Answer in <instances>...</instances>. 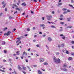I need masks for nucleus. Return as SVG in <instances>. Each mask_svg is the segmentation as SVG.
<instances>
[{"instance_id":"864d4df0","label":"nucleus","mask_w":74,"mask_h":74,"mask_svg":"<svg viewBox=\"0 0 74 74\" xmlns=\"http://www.w3.org/2000/svg\"><path fill=\"white\" fill-rule=\"evenodd\" d=\"M4 53H7V51L6 50H4Z\"/></svg>"},{"instance_id":"e2e57ef3","label":"nucleus","mask_w":74,"mask_h":74,"mask_svg":"<svg viewBox=\"0 0 74 74\" xmlns=\"http://www.w3.org/2000/svg\"><path fill=\"white\" fill-rule=\"evenodd\" d=\"M3 15V13H1V14H0V16L2 15Z\"/></svg>"},{"instance_id":"b1692460","label":"nucleus","mask_w":74,"mask_h":74,"mask_svg":"<svg viewBox=\"0 0 74 74\" xmlns=\"http://www.w3.org/2000/svg\"><path fill=\"white\" fill-rule=\"evenodd\" d=\"M60 24H61V25H63V24H64V22H61L60 23Z\"/></svg>"},{"instance_id":"412c9836","label":"nucleus","mask_w":74,"mask_h":74,"mask_svg":"<svg viewBox=\"0 0 74 74\" xmlns=\"http://www.w3.org/2000/svg\"><path fill=\"white\" fill-rule=\"evenodd\" d=\"M51 27H52V28H56V27H55V26H53V25H52L51 26Z\"/></svg>"},{"instance_id":"2f4dec72","label":"nucleus","mask_w":74,"mask_h":74,"mask_svg":"<svg viewBox=\"0 0 74 74\" xmlns=\"http://www.w3.org/2000/svg\"><path fill=\"white\" fill-rule=\"evenodd\" d=\"M64 44H62L61 45V46L62 47H64Z\"/></svg>"},{"instance_id":"1a4fd4ad","label":"nucleus","mask_w":74,"mask_h":74,"mask_svg":"<svg viewBox=\"0 0 74 74\" xmlns=\"http://www.w3.org/2000/svg\"><path fill=\"white\" fill-rule=\"evenodd\" d=\"M48 40L49 41H52V39H51V38L50 37H49L48 38Z\"/></svg>"},{"instance_id":"603ef678","label":"nucleus","mask_w":74,"mask_h":74,"mask_svg":"<svg viewBox=\"0 0 74 74\" xmlns=\"http://www.w3.org/2000/svg\"><path fill=\"white\" fill-rule=\"evenodd\" d=\"M52 13L53 14H55V12H54V11H53L52 12Z\"/></svg>"},{"instance_id":"8fccbe9b","label":"nucleus","mask_w":74,"mask_h":74,"mask_svg":"<svg viewBox=\"0 0 74 74\" xmlns=\"http://www.w3.org/2000/svg\"><path fill=\"white\" fill-rule=\"evenodd\" d=\"M49 17L50 18H52V16L51 15L49 16Z\"/></svg>"},{"instance_id":"c85d7f7f","label":"nucleus","mask_w":74,"mask_h":74,"mask_svg":"<svg viewBox=\"0 0 74 74\" xmlns=\"http://www.w3.org/2000/svg\"><path fill=\"white\" fill-rule=\"evenodd\" d=\"M16 10H17L18 11H20V9H19L18 8H16Z\"/></svg>"},{"instance_id":"ea45409f","label":"nucleus","mask_w":74,"mask_h":74,"mask_svg":"<svg viewBox=\"0 0 74 74\" xmlns=\"http://www.w3.org/2000/svg\"><path fill=\"white\" fill-rule=\"evenodd\" d=\"M5 11H7V8H5Z\"/></svg>"},{"instance_id":"f704fd0d","label":"nucleus","mask_w":74,"mask_h":74,"mask_svg":"<svg viewBox=\"0 0 74 74\" xmlns=\"http://www.w3.org/2000/svg\"><path fill=\"white\" fill-rule=\"evenodd\" d=\"M60 18H62V17H63V15L62 14H61L60 15Z\"/></svg>"},{"instance_id":"0eeeda50","label":"nucleus","mask_w":74,"mask_h":74,"mask_svg":"<svg viewBox=\"0 0 74 74\" xmlns=\"http://www.w3.org/2000/svg\"><path fill=\"white\" fill-rule=\"evenodd\" d=\"M68 59L69 60H73V58H72V57H70L68 58Z\"/></svg>"},{"instance_id":"f3484780","label":"nucleus","mask_w":74,"mask_h":74,"mask_svg":"<svg viewBox=\"0 0 74 74\" xmlns=\"http://www.w3.org/2000/svg\"><path fill=\"white\" fill-rule=\"evenodd\" d=\"M26 54V55H27V53L26 54V51H24L23 53V55H24Z\"/></svg>"},{"instance_id":"de8ad7c7","label":"nucleus","mask_w":74,"mask_h":74,"mask_svg":"<svg viewBox=\"0 0 74 74\" xmlns=\"http://www.w3.org/2000/svg\"><path fill=\"white\" fill-rule=\"evenodd\" d=\"M33 30H35V29H36V28H35V27H33Z\"/></svg>"},{"instance_id":"774afa93","label":"nucleus","mask_w":74,"mask_h":74,"mask_svg":"<svg viewBox=\"0 0 74 74\" xmlns=\"http://www.w3.org/2000/svg\"><path fill=\"white\" fill-rule=\"evenodd\" d=\"M72 47L73 49H74V47L73 46H72Z\"/></svg>"},{"instance_id":"e433bc0d","label":"nucleus","mask_w":74,"mask_h":74,"mask_svg":"<svg viewBox=\"0 0 74 74\" xmlns=\"http://www.w3.org/2000/svg\"><path fill=\"white\" fill-rule=\"evenodd\" d=\"M71 44H74V41H72L71 42Z\"/></svg>"},{"instance_id":"20e7f679","label":"nucleus","mask_w":74,"mask_h":74,"mask_svg":"<svg viewBox=\"0 0 74 74\" xmlns=\"http://www.w3.org/2000/svg\"><path fill=\"white\" fill-rule=\"evenodd\" d=\"M39 60L40 62H44V58H40Z\"/></svg>"},{"instance_id":"4468645a","label":"nucleus","mask_w":74,"mask_h":74,"mask_svg":"<svg viewBox=\"0 0 74 74\" xmlns=\"http://www.w3.org/2000/svg\"><path fill=\"white\" fill-rule=\"evenodd\" d=\"M69 6H70V7H72V8H73V9H74V7H73V5H70V4H69Z\"/></svg>"},{"instance_id":"4d7b16f0","label":"nucleus","mask_w":74,"mask_h":74,"mask_svg":"<svg viewBox=\"0 0 74 74\" xmlns=\"http://www.w3.org/2000/svg\"><path fill=\"white\" fill-rule=\"evenodd\" d=\"M63 31V30L62 29H60L59 30V32H62Z\"/></svg>"},{"instance_id":"4be33fe9","label":"nucleus","mask_w":74,"mask_h":74,"mask_svg":"<svg viewBox=\"0 0 74 74\" xmlns=\"http://www.w3.org/2000/svg\"><path fill=\"white\" fill-rule=\"evenodd\" d=\"M66 10H67V9L66 8H64L62 9L63 11H66Z\"/></svg>"},{"instance_id":"09e8293b","label":"nucleus","mask_w":74,"mask_h":74,"mask_svg":"<svg viewBox=\"0 0 74 74\" xmlns=\"http://www.w3.org/2000/svg\"><path fill=\"white\" fill-rule=\"evenodd\" d=\"M27 31H28V32H29V31H30V29H29V28H28L27 29Z\"/></svg>"},{"instance_id":"cd10ccee","label":"nucleus","mask_w":74,"mask_h":74,"mask_svg":"<svg viewBox=\"0 0 74 74\" xmlns=\"http://www.w3.org/2000/svg\"><path fill=\"white\" fill-rule=\"evenodd\" d=\"M22 71L24 74H26V73L25 72V71Z\"/></svg>"},{"instance_id":"49530a36","label":"nucleus","mask_w":74,"mask_h":74,"mask_svg":"<svg viewBox=\"0 0 74 74\" xmlns=\"http://www.w3.org/2000/svg\"><path fill=\"white\" fill-rule=\"evenodd\" d=\"M15 7L16 8H18V6L16 5H15Z\"/></svg>"},{"instance_id":"473e14b6","label":"nucleus","mask_w":74,"mask_h":74,"mask_svg":"<svg viewBox=\"0 0 74 74\" xmlns=\"http://www.w3.org/2000/svg\"><path fill=\"white\" fill-rule=\"evenodd\" d=\"M67 21H70V18H67Z\"/></svg>"},{"instance_id":"dca6fc26","label":"nucleus","mask_w":74,"mask_h":74,"mask_svg":"<svg viewBox=\"0 0 74 74\" xmlns=\"http://www.w3.org/2000/svg\"><path fill=\"white\" fill-rule=\"evenodd\" d=\"M43 64L44 65H48V64L47 62H45L43 63Z\"/></svg>"},{"instance_id":"ddd939ff","label":"nucleus","mask_w":74,"mask_h":74,"mask_svg":"<svg viewBox=\"0 0 74 74\" xmlns=\"http://www.w3.org/2000/svg\"><path fill=\"white\" fill-rule=\"evenodd\" d=\"M63 71H67V69H66V68H64L63 69Z\"/></svg>"},{"instance_id":"f8f14e48","label":"nucleus","mask_w":74,"mask_h":74,"mask_svg":"<svg viewBox=\"0 0 74 74\" xmlns=\"http://www.w3.org/2000/svg\"><path fill=\"white\" fill-rule=\"evenodd\" d=\"M72 27H73V26H69L67 27V28H69V29L70 28H72Z\"/></svg>"},{"instance_id":"423d86ee","label":"nucleus","mask_w":74,"mask_h":74,"mask_svg":"<svg viewBox=\"0 0 74 74\" xmlns=\"http://www.w3.org/2000/svg\"><path fill=\"white\" fill-rule=\"evenodd\" d=\"M21 5H23L24 6H26L27 5V4L25 3V2H24L22 3Z\"/></svg>"},{"instance_id":"9d476101","label":"nucleus","mask_w":74,"mask_h":74,"mask_svg":"<svg viewBox=\"0 0 74 74\" xmlns=\"http://www.w3.org/2000/svg\"><path fill=\"white\" fill-rule=\"evenodd\" d=\"M22 69H23V70L24 71H25V70H26V67H23Z\"/></svg>"},{"instance_id":"0e129e2a","label":"nucleus","mask_w":74,"mask_h":74,"mask_svg":"<svg viewBox=\"0 0 74 74\" xmlns=\"http://www.w3.org/2000/svg\"><path fill=\"white\" fill-rule=\"evenodd\" d=\"M2 72H3V73H5V71H4V70H2Z\"/></svg>"},{"instance_id":"c9c22d12","label":"nucleus","mask_w":74,"mask_h":74,"mask_svg":"<svg viewBox=\"0 0 74 74\" xmlns=\"http://www.w3.org/2000/svg\"><path fill=\"white\" fill-rule=\"evenodd\" d=\"M66 13H67V12H63V14H66Z\"/></svg>"},{"instance_id":"9b49d317","label":"nucleus","mask_w":74,"mask_h":74,"mask_svg":"<svg viewBox=\"0 0 74 74\" xmlns=\"http://www.w3.org/2000/svg\"><path fill=\"white\" fill-rule=\"evenodd\" d=\"M45 26L44 24H41L40 25V27H44Z\"/></svg>"},{"instance_id":"a211bd4d","label":"nucleus","mask_w":74,"mask_h":74,"mask_svg":"<svg viewBox=\"0 0 74 74\" xmlns=\"http://www.w3.org/2000/svg\"><path fill=\"white\" fill-rule=\"evenodd\" d=\"M27 67L28 69L29 70V71H31V70L30 69V67H29V66H27Z\"/></svg>"},{"instance_id":"7c9ffc66","label":"nucleus","mask_w":74,"mask_h":74,"mask_svg":"<svg viewBox=\"0 0 74 74\" xmlns=\"http://www.w3.org/2000/svg\"><path fill=\"white\" fill-rule=\"evenodd\" d=\"M71 3H74V1L73 0H72L71 1Z\"/></svg>"},{"instance_id":"79ce46f5","label":"nucleus","mask_w":74,"mask_h":74,"mask_svg":"<svg viewBox=\"0 0 74 74\" xmlns=\"http://www.w3.org/2000/svg\"><path fill=\"white\" fill-rule=\"evenodd\" d=\"M59 19H60V20H63V18H60Z\"/></svg>"},{"instance_id":"f03ea898","label":"nucleus","mask_w":74,"mask_h":74,"mask_svg":"<svg viewBox=\"0 0 74 74\" xmlns=\"http://www.w3.org/2000/svg\"><path fill=\"white\" fill-rule=\"evenodd\" d=\"M53 60L54 62H56L57 61V59L55 56L53 57Z\"/></svg>"},{"instance_id":"2eb2a0df","label":"nucleus","mask_w":74,"mask_h":74,"mask_svg":"<svg viewBox=\"0 0 74 74\" xmlns=\"http://www.w3.org/2000/svg\"><path fill=\"white\" fill-rule=\"evenodd\" d=\"M2 45H5V41H3L2 42Z\"/></svg>"},{"instance_id":"5fc2aeb1","label":"nucleus","mask_w":74,"mask_h":74,"mask_svg":"<svg viewBox=\"0 0 74 74\" xmlns=\"http://www.w3.org/2000/svg\"><path fill=\"white\" fill-rule=\"evenodd\" d=\"M36 46L37 47H39V45H37Z\"/></svg>"},{"instance_id":"bb28decb","label":"nucleus","mask_w":74,"mask_h":74,"mask_svg":"<svg viewBox=\"0 0 74 74\" xmlns=\"http://www.w3.org/2000/svg\"><path fill=\"white\" fill-rule=\"evenodd\" d=\"M66 53L67 54H69V51H68L67 50H66Z\"/></svg>"},{"instance_id":"7ed1b4c3","label":"nucleus","mask_w":74,"mask_h":74,"mask_svg":"<svg viewBox=\"0 0 74 74\" xmlns=\"http://www.w3.org/2000/svg\"><path fill=\"white\" fill-rule=\"evenodd\" d=\"M56 63H60V60L59 58H58L57 60V62H56Z\"/></svg>"},{"instance_id":"aec40b11","label":"nucleus","mask_w":74,"mask_h":74,"mask_svg":"<svg viewBox=\"0 0 74 74\" xmlns=\"http://www.w3.org/2000/svg\"><path fill=\"white\" fill-rule=\"evenodd\" d=\"M64 67H67V65L66 64H64Z\"/></svg>"},{"instance_id":"a19ab883","label":"nucleus","mask_w":74,"mask_h":74,"mask_svg":"<svg viewBox=\"0 0 74 74\" xmlns=\"http://www.w3.org/2000/svg\"><path fill=\"white\" fill-rule=\"evenodd\" d=\"M39 34H42V32H39Z\"/></svg>"},{"instance_id":"5701e85b","label":"nucleus","mask_w":74,"mask_h":74,"mask_svg":"<svg viewBox=\"0 0 74 74\" xmlns=\"http://www.w3.org/2000/svg\"><path fill=\"white\" fill-rule=\"evenodd\" d=\"M58 4L60 5H62V4H63V3H59Z\"/></svg>"},{"instance_id":"338daca9","label":"nucleus","mask_w":74,"mask_h":74,"mask_svg":"<svg viewBox=\"0 0 74 74\" xmlns=\"http://www.w3.org/2000/svg\"><path fill=\"white\" fill-rule=\"evenodd\" d=\"M4 35L5 36H7V33H5L4 34Z\"/></svg>"},{"instance_id":"4c0bfd02","label":"nucleus","mask_w":74,"mask_h":74,"mask_svg":"<svg viewBox=\"0 0 74 74\" xmlns=\"http://www.w3.org/2000/svg\"><path fill=\"white\" fill-rule=\"evenodd\" d=\"M2 4L3 5V4H4V1H3L2 2Z\"/></svg>"},{"instance_id":"c756f323","label":"nucleus","mask_w":74,"mask_h":74,"mask_svg":"<svg viewBox=\"0 0 74 74\" xmlns=\"http://www.w3.org/2000/svg\"><path fill=\"white\" fill-rule=\"evenodd\" d=\"M60 53H59V52H57L56 53V55H59Z\"/></svg>"},{"instance_id":"58836bf2","label":"nucleus","mask_w":74,"mask_h":74,"mask_svg":"<svg viewBox=\"0 0 74 74\" xmlns=\"http://www.w3.org/2000/svg\"><path fill=\"white\" fill-rule=\"evenodd\" d=\"M5 5H6V4H4V5H3V8H5Z\"/></svg>"},{"instance_id":"f257e3e1","label":"nucleus","mask_w":74,"mask_h":74,"mask_svg":"<svg viewBox=\"0 0 74 74\" xmlns=\"http://www.w3.org/2000/svg\"><path fill=\"white\" fill-rule=\"evenodd\" d=\"M17 68L19 71H21L22 70V68H21L20 65H18L17 66Z\"/></svg>"},{"instance_id":"6ab92c4d","label":"nucleus","mask_w":74,"mask_h":74,"mask_svg":"<svg viewBox=\"0 0 74 74\" xmlns=\"http://www.w3.org/2000/svg\"><path fill=\"white\" fill-rule=\"evenodd\" d=\"M7 27H6L4 29L3 31H5V30H7Z\"/></svg>"},{"instance_id":"72a5a7b5","label":"nucleus","mask_w":74,"mask_h":74,"mask_svg":"<svg viewBox=\"0 0 74 74\" xmlns=\"http://www.w3.org/2000/svg\"><path fill=\"white\" fill-rule=\"evenodd\" d=\"M19 41H20V40L18 39V40H17L16 42V43H17L18 42H19Z\"/></svg>"},{"instance_id":"13d9d810","label":"nucleus","mask_w":74,"mask_h":74,"mask_svg":"<svg viewBox=\"0 0 74 74\" xmlns=\"http://www.w3.org/2000/svg\"><path fill=\"white\" fill-rule=\"evenodd\" d=\"M16 13H17V11H16L15 12H14V14H16Z\"/></svg>"},{"instance_id":"393cba45","label":"nucleus","mask_w":74,"mask_h":74,"mask_svg":"<svg viewBox=\"0 0 74 74\" xmlns=\"http://www.w3.org/2000/svg\"><path fill=\"white\" fill-rule=\"evenodd\" d=\"M46 17L47 19L50 18L49 16H47Z\"/></svg>"},{"instance_id":"680f3d73","label":"nucleus","mask_w":74,"mask_h":74,"mask_svg":"<svg viewBox=\"0 0 74 74\" xmlns=\"http://www.w3.org/2000/svg\"><path fill=\"white\" fill-rule=\"evenodd\" d=\"M24 36H25V37H26V36H27V34H25V35H24Z\"/></svg>"},{"instance_id":"3c124183","label":"nucleus","mask_w":74,"mask_h":74,"mask_svg":"<svg viewBox=\"0 0 74 74\" xmlns=\"http://www.w3.org/2000/svg\"><path fill=\"white\" fill-rule=\"evenodd\" d=\"M37 65H34V67H37Z\"/></svg>"},{"instance_id":"a878e982","label":"nucleus","mask_w":74,"mask_h":74,"mask_svg":"<svg viewBox=\"0 0 74 74\" xmlns=\"http://www.w3.org/2000/svg\"><path fill=\"white\" fill-rule=\"evenodd\" d=\"M62 39H63V40H65V36H63L62 37Z\"/></svg>"},{"instance_id":"c03bdc74","label":"nucleus","mask_w":74,"mask_h":74,"mask_svg":"<svg viewBox=\"0 0 74 74\" xmlns=\"http://www.w3.org/2000/svg\"><path fill=\"white\" fill-rule=\"evenodd\" d=\"M67 11L68 12H70V11L69 10H68Z\"/></svg>"},{"instance_id":"69168bd1","label":"nucleus","mask_w":74,"mask_h":74,"mask_svg":"<svg viewBox=\"0 0 74 74\" xmlns=\"http://www.w3.org/2000/svg\"><path fill=\"white\" fill-rule=\"evenodd\" d=\"M9 19H12V17L11 16L9 17Z\"/></svg>"},{"instance_id":"6e6d98bb","label":"nucleus","mask_w":74,"mask_h":74,"mask_svg":"<svg viewBox=\"0 0 74 74\" xmlns=\"http://www.w3.org/2000/svg\"><path fill=\"white\" fill-rule=\"evenodd\" d=\"M34 0V2H37V1L36 0Z\"/></svg>"},{"instance_id":"052dcab7","label":"nucleus","mask_w":74,"mask_h":74,"mask_svg":"<svg viewBox=\"0 0 74 74\" xmlns=\"http://www.w3.org/2000/svg\"><path fill=\"white\" fill-rule=\"evenodd\" d=\"M22 15H25V13H23L22 14Z\"/></svg>"},{"instance_id":"39448f33","label":"nucleus","mask_w":74,"mask_h":74,"mask_svg":"<svg viewBox=\"0 0 74 74\" xmlns=\"http://www.w3.org/2000/svg\"><path fill=\"white\" fill-rule=\"evenodd\" d=\"M10 33H11V32L9 31L7 33V36H8L10 35Z\"/></svg>"},{"instance_id":"bf43d9fd","label":"nucleus","mask_w":74,"mask_h":74,"mask_svg":"<svg viewBox=\"0 0 74 74\" xmlns=\"http://www.w3.org/2000/svg\"><path fill=\"white\" fill-rule=\"evenodd\" d=\"M58 47L59 48H60V45H58Z\"/></svg>"},{"instance_id":"37998d69","label":"nucleus","mask_w":74,"mask_h":74,"mask_svg":"<svg viewBox=\"0 0 74 74\" xmlns=\"http://www.w3.org/2000/svg\"><path fill=\"white\" fill-rule=\"evenodd\" d=\"M20 52V51H18L17 52H16V53H19Z\"/></svg>"},{"instance_id":"a18cd8bd","label":"nucleus","mask_w":74,"mask_h":74,"mask_svg":"<svg viewBox=\"0 0 74 74\" xmlns=\"http://www.w3.org/2000/svg\"><path fill=\"white\" fill-rule=\"evenodd\" d=\"M25 61H26V62H27V63L28 62V60H27V59H25Z\"/></svg>"},{"instance_id":"6e6552de","label":"nucleus","mask_w":74,"mask_h":74,"mask_svg":"<svg viewBox=\"0 0 74 74\" xmlns=\"http://www.w3.org/2000/svg\"><path fill=\"white\" fill-rule=\"evenodd\" d=\"M38 73L39 74H42V72H41V71L40 70H39L38 71Z\"/></svg>"}]
</instances>
